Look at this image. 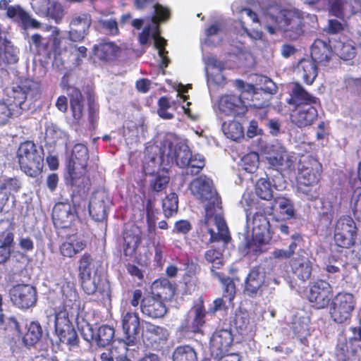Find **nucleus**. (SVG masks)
Listing matches in <instances>:
<instances>
[{"label": "nucleus", "mask_w": 361, "mask_h": 361, "mask_svg": "<svg viewBox=\"0 0 361 361\" xmlns=\"http://www.w3.org/2000/svg\"><path fill=\"white\" fill-rule=\"evenodd\" d=\"M76 217L75 211L69 203L59 202L52 212V219L56 227L68 228L71 226Z\"/></svg>", "instance_id": "5701e85b"}, {"label": "nucleus", "mask_w": 361, "mask_h": 361, "mask_svg": "<svg viewBox=\"0 0 361 361\" xmlns=\"http://www.w3.org/2000/svg\"><path fill=\"white\" fill-rule=\"evenodd\" d=\"M283 0H260L259 13L249 8L240 10L241 16H246L255 24L264 26L270 34L283 30L286 37L298 39L302 32L301 18L298 11L283 8Z\"/></svg>", "instance_id": "f257e3e1"}, {"label": "nucleus", "mask_w": 361, "mask_h": 361, "mask_svg": "<svg viewBox=\"0 0 361 361\" xmlns=\"http://www.w3.org/2000/svg\"><path fill=\"white\" fill-rule=\"evenodd\" d=\"M267 160L274 168L279 170H290L294 167L296 158L279 144L272 145L267 153Z\"/></svg>", "instance_id": "2eb2a0df"}, {"label": "nucleus", "mask_w": 361, "mask_h": 361, "mask_svg": "<svg viewBox=\"0 0 361 361\" xmlns=\"http://www.w3.org/2000/svg\"><path fill=\"white\" fill-rule=\"evenodd\" d=\"M233 343V336L230 331L221 329L212 335L210 340V350L212 355L218 359L219 357L228 353Z\"/></svg>", "instance_id": "aec40b11"}, {"label": "nucleus", "mask_w": 361, "mask_h": 361, "mask_svg": "<svg viewBox=\"0 0 361 361\" xmlns=\"http://www.w3.org/2000/svg\"><path fill=\"white\" fill-rule=\"evenodd\" d=\"M1 63L12 64L18 61V51L15 47H1Z\"/></svg>", "instance_id": "4d7b16f0"}, {"label": "nucleus", "mask_w": 361, "mask_h": 361, "mask_svg": "<svg viewBox=\"0 0 361 361\" xmlns=\"http://www.w3.org/2000/svg\"><path fill=\"white\" fill-rule=\"evenodd\" d=\"M115 47H94L92 57L94 61L97 60L106 61L111 59L112 51Z\"/></svg>", "instance_id": "13d9d810"}, {"label": "nucleus", "mask_w": 361, "mask_h": 361, "mask_svg": "<svg viewBox=\"0 0 361 361\" xmlns=\"http://www.w3.org/2000/svg\"><path fill=\"white\" fill-rule=\"evenodd\" d=\"M296 72L304 82L312 85L317 76L318 69L311 59H303L298 62Z\"/></svg>", "instance_id": "c756f323"}, {"label": "nucleus", "mask_w": 361, "mask_h": 361, "mask_svg": "<svg viewBox=\"0 0 361 361\" xmlns=\"http://www.w3.org/2000/svg\"><path fill=\"white\" fill-rule=\"evenodd\" d=\"M20 188L19 181L16 178H4L0 185V195L8 200L9 195L17 192Z\"/></svg>", "instance_id": "de8ad7c7"}, {"label": "nucleus", "mask_w": 361, "mask_h": 361, "mask_svg": "<svg viewBox=\"0 0 361 361\" xmlns=\"http://www.w3.org/2000/svg\"><path fill=\"white\" fill-rule=\"evenodd\" d=\"M121 323L124 334V342L127 345L135 344L140 332V318L130 307H121Z\"/></svg>", "instance_id": "ddd939ff"}, {"label": "nucleus", "mask_w": 361, "mask_h": 361, "mask_svg": "<svg viewBox=\"0 0 361 361\" xmlns=\"http://www.w3.org/2000/svg\"><path fill=\"white\" fill-rule=\"evenodd\" d=\"M222 130L224 135L232 140L238 141L244 137L242 125L235 121L228 123L224 122L222 124Z\"/></svg>", "instance_id": "58836bf2"}, {"label": "nucleus", "mask_w": 361, "mask_h": 361, "mask_svg": "<svg viewBox=\"0 0 361 361\" xmlns=\"http://www.w3.org/2000/svg\"><path fill=\"white\" fill-rule=\"evenodd\" d=\"M192 156L188 146L183 142L177 143L173 146L171 142L166 140L160 147V159L164 164L166 162V165L169 166L175 161L177 166L185 168L190 164Z\"/></svg>", "instance_id": "9d476101"}, {"label": "nucleus", "mask_w": 361, "mask_h": 361, "mask_svg": "<svg viewBox=\"0 0 361 361\" xmlns=\"http://www.w3.org/2000/svg\"><path fill=\"white\" fill-rule=\"evenodd\" d=\"M328 4L329 13L338 18L356 13L361 6L359 0H328Z\"/></svg>", "instance_id": "a878e982"}, {"label": "nucleus", "mask_w": 361, "mask_h": 361, "mask_svg": "<svg viewBox=\"0 0 361 361\" xmlns=\"http://www.w3.org/2000/svg\"><path fill=\"white\" fill-rule=\"evenodd\" d=\"M297 176V192L301 198L314 200L319 197L318 182L322 165L313 158L305 157L300 160Z\"/></svg>", "instance_id": "39448f33"}, {"label": "nucleus", "mask_w": 361, "mask_h": 361, "mask_svg": "<svg viewBox=\"0 0 361 361\" xmlns=\"http://www.w3.org/2000/svg\"><path fill=\"white\" fill-rule=\"evenodd\" d=\"M96 264L92 257L88 254H84L80 260L79 274L80 276L93 274Z\"/></svg>", "instance_id": "603ef678"}, {"label": "nucleus", "mask_w": 361, "mask_h": 361, "mask_svg": "<svg viewBox=\"0 0 361 361\" xmlns=\"http://www.w3.org/2000/svg\"><path fill=\"white\" fill-rule=\"evenodd\" d=\"M259 84L260 85V90L265 93L273 94L276 92V85L271 79L268 78L267 77L261 76L259 78Z\"/></svg>", "instance_id": "e2e57ef3"}, {"label": "nucleus", "mask_w": 361, "mask_h": 361, "mask_svg": "<svg viewBox=\"0 0 361 361\" xmlns=\"http://www.w3.org/2000/svg\"><path fill=\"white\" fill-rule=\"evenodd\" d=\"M202 57L206 66H212L220 71L223 70L224 63L219 61L215 56L212 55H206L204 53H203Z\"/></svg>", "instance_id": "774afa93"}, {"label": "nucleus", "mask_w": 361, "mask_h": 361, "mask_svg": "<svg viewBox=\"0 0 361 361\" xmlns=\"http://www.w3.org/2000/svg\"><path fill=\"white\" fill-rule=\"evenodd\" d=\"M308 298L317 309L324 308L329 305L332 298V288L325 281H317L311 286Z\"/></svg>", "instance_id": "a211bd4d"}, {"label": "nucleus", "mask_w": 361, "mask_h": 361, "mask_svg": "<svg viewBox=\"0 0 361 361\" xmlns=\"http://www.w3.org/2000/svg\"><path fill=\"white\" fill-rule=\"evenodd\" d=\"M142 337L147 345L154 349H159L167 341L169 332L162 326L146 323L143 328Z\"/></svg>", "instance_id": "412c9836"}, {"label": "nucleus", "mask_w": 361, "mask_h": 361, "mask_svg": "<svg viewBox=\"0 0 361 361\" xmlns=\"http://www.w3.org/2000/svg\"><path fill=\"white\" fill-rule=\"evenodd\" d=\"M318 112L315 107L309 104H299L291 114L292 122L298 128L312 126L317 119Z\"/></svg>", "instance_id": "4be33fe9"}, {"label": "nucleus", "mask_w": 361, "mask_h": 361, "mask_svg": "<svg viewBox=\"0 0 361 361\" xmlns=\"http://www.w3.org/2000/svg\"><path fill=\"white\" fill-rule=\"evenodd\" d=\"M355 300L352 294L338 293L333 300L330 308V314L334 321L343 324L350 318L355 307Z\"/></svg>", "instance_id": "f8f14e48"}, {"label": "nucleus", "mask_w": 361, "mask_h": 361, "mask_svg": "<svg viewBox=\"0 0 361 361\" xmlns=\"http://www.w3.org/2000/svg\"><path fill=\"white\" fill-rule=\"evenodd\" d=\"M89 159L88 150L83 144H76L71 152L68 164V173L73 185L77 184V171L80 173L85 171Z\"/></svg>", "instance_id": "dca6fc26"}, {"label": "nucleus", "mask_w": 361, "mask_h": 361, "mask_svg": "<svg viewBox=\"0 0 361 361\" xmlns=\"http://www.w3.org/2000/svg\"><path fill=\"white\" fill-rule=\"evenodd\" d=\"M56 334L60 341L66 344L70 349L76 347L78 343L77 333L68 318L66 310H61L54 316Z\"/></svg>", "instance_id": "9b49d317"}, {"label": "nucleus", "mask_w": 361, "mask_h": 361, "mask_svg": "<svg viewBox=\"0 0 361 361\" xmlns=\"http://www.w3.org/2000/svg\"><path fill=\"white\" fill-rule=\"evenodd\" d=\"M190 314L193 316L192 330L194 332H197L200 331V328L204 324V310L202 305H197L190 310Z\"/></svg>", "instance_id": "864d4df0"}, {"label": "nucleus", "mask_w": 361, "mask_h": 361, "mask_svg": "<svg viewBox=\"0 0 361 361\" xmlns=\"http://www.w3.org/2000/svg\"><path fill=\"white\" fill-rule=\"evenodd\" d=\"M292 97L295 102H301L302 104H316L317 99L308 92H307L304 88L299 84H295L292 89Z\"/></svg>", "instance_id": "a18cd8bd"}, {"label": "nucleus", "mask_w": 361, "mask_h": 361, "mask_svg": "<svg viewBox=\"0 0 361 361\" xmlns=\"http://www.w3.org/2000/svg\"><path fill=\"white\" fill-rule=\"evenodd\" d=\"M205 165L204 158L202 155L196 154L192 156L190 164L186 166L188 173L191 175L197 174L204 168Z\"/></svg>", "instance_id": "6e6d98bb"}, {"label": "nucleus", "mask_w": 361, "mask_h": 361, "mask_svg": "<svg viewBox=\"0 0 361 361\" xmlns=\"http://www.w3.org/2000/svg\"><path fill=\"white\" fill-rule=\"evenodd\" d=\"M259 164V158L258 153L251 152L242 157L239 163L240 167L247 173H255Z\"/></svg>", "instance_id": "a19ab883"}, {"label": "nucleus", "mask_w": 361, "mask_h": 361, "mask_svg": "<svg viewBox=\"0 0 361 361\" xmlns=\"http://www.w3.org/2000/svg\"><path fill=\"white\" fill-rule=\"evenodd\" d=\"M140 241L138 235L128 231L123 235V251L126 256H132L137 247Z\"/></svg>", "instance_id": "c03bdc74"}, {"label": "nucleus", "mask_w": 361, "mask_h": 361, "mask_svg": "<svg viewBox=\"0 0 361 361\" xmlns=\"http://www.w3.org/2000/svg\"><path fill=\"white\" fill-rule=\"evenodd\" d=\"M62 132L55 126H47L45 131V139L50 143H54L61 137Z\"/></svg>", "instance_id": "69168bd1"}, {"label": "nucleus", "mask_w": 361, "mask_h": 361, "mask_svg": "<svg viewBox=\"0 0 361 361\" xmlns=\"http://www.w3.org/2000/svg\"><path fill=\"white\" fill-rule=\"evenodd\" d=\"M13 229L11 221H0V263L6 262L10 257L13 243Z\"/></svg>", "instance_id": "b1692460"}, {"label": "nucleus", "mask_w": 361, "mask_h": 361, "mask_svg": "<svg viewBox=\"0 0 361 361\" xmlns=\"http://www.w3.org/2000/svg\"><path fill=\"white\" fill-rule=\"evenodd\" d=\"M235 325L236 329H238L242 334H247L252 330V327L250 324L248 314L245 312L236 314Z\"/></svg>", "instance_id": "bf43d9fd"}, {"label": "nucleus", "mask_w": 361, "mask_h": 361, "mask_svg": "<svg viewBox=\"0 0 361 361\" xmlns=\"http://www.w3.org/2000/svg\"><path fill=\"white\" fill-rule=\"evenodd\" d=\"M255 192L256 195L262 200H270L273 196L270 182L267 178H259L255 185Z\"/></svg>", "instance_id": "09e8293b"}, {"label": "nucleus", "mask_w": 361, "mask_h": 361, "mask_svg": "<svg viewBox=\"0 0 361 361\" xmlns=\"http://www.w3.org/2000/svg\"><path fill=\"white\" fill-rule=\"evenodd\" d=\"M37 13L44 14L47 17L53 19L56 23H60L64 16V9L63 6L58 2L49 3L42 5L39 8Z\"/></svg>", "instance_id": "c9c22d12"}, {"label": "nucleus", "mask_w": 361, "mask_h": 361, "mask_svg": "<svg viewBox=\"0 0 361 361\" xmlns=\"http://www.w3.org/2000/svg\"><path fill=\"white\" fill-rule=\"evenodd\" d=\"M191 229V224L187 220H180L175 223L172 233L187 234Z\"/></svg>", "instance_id": "338daca9"}, {"label": "nucleus", "mask_w": 361, "mask_h": 361, "mask_svg": "<svg viewBox=\"0 0 361 361\" xmlns=\"http://www.w3.org/2000/svg\"><path fill=\"white\" fill-rule=\"evenodd\" d=\"M334 233L356 236L357 228L354 220L348 216L341 217L336 224Z\"/></svg>", "instance_id": "e433bc0d"}, {"label": "nucleus", "mask_w": 361, "mask_h": 361, "mask_svg": "<svg viewBox=\"0 0 361 361\" xmlns=\"http://www.w3.org/2000/svg\"><path fill=\"white\" fill-rule=\"evenodd\" d=\"M264 277V273L259 268L252 269L245 280V291L247 294L255 296L262 293L266 286Z\"/></svg>", "instance_id": "bb28decb"}, {"label": "nucleus", "mask_w": 361, "mask_h": 361, "mask_svg": "<svg viewBox=\"0 0 361 361\" xmlns=\"http://www.w3.org/2000/svg\"><path fill=\"white\" fill-rule=\"evenodd\" d=\"M356 236L334 233V241L341 247L348 248L355 243Z\"/></svg>", "instance_id": "052dcab7"}, {"label": "nucleus", "mask_w": 361, "mask_h": 361, "mask_svg": "<svg viewBox=\"0 0 361 361\" xmlns=\"http://www.w3.org/2000/svg\"><path fill=\"white\" fill-rule=\"evenodd\" d=\"M18 115L20 111L16 110L11 104L0 100V125L6 124L11 117Z\"/></svg>", "instance_id": "3c124183"}, {"label": "nucleus", "mask_w": 361, "mask_h": 361, "mask_svg": "<svg viewBox=\"0 0 361 361\" xmlns=\"http://www.w3.org/2000/svg\"><path fill=\"white\" fill-rule=\"evenodd\" d=\"M216 278H218L224 286V297L226 298L228 302H231L235 293V286L234 282L230 278H223L221 273H215Z\"/></svg>", "instance_id": "5fc2aeb1"}, {"label": "nucleus", "mask_w": 361, "mask_h": 361, "mask_svg": "<svg viewBox=\"0 0 361 361\" xmlns=\"http://www.w3.org/2000/svg\"><path fill=\"white\" fill-rule=\"evenodd\" d=\"M17 158L20 169L27 176L35 177L43 168V152L33 142L20 144L17 151Z\"/></svg>", "instance_id": "6e6552de"}, {"label": "nucleus", "mask_w": 361, "mask_h": 361, "mask_svg": "<svg viewBox=\"0 0 361 361\" xmlns=\"http://www.w3.org/2000/svg\"><path fill=\"white\" fill-rule=\"evenodd\" d=\"M42 336V329L38 322H31L26 325V332L23 336V343L30 347L36 344Z\"/></svg>", "instance_id": "f704fd0d"}, {"label": "nucleus", "mask_w": 361, "mask_h": 361, "mask_svg": "<svg viewBox=\"0 0 361 361\" xmlns=\"http://www.w3.org/2000/svg\"><path fill=\"white\" fill-rule=\"evenodd\" d=\"M62 298L64 304L73 307L74 305L78 306V295L71 282H65L61 286Z\"/></svg>", "instance_id": "79ce46f5"}, {"label": "nucleus", "mask_w": 361, "mask_h": 361, "mask_svg": "<svg viewBox=\"0 0 361 361\" xmlns=\"http://www.w3.org/2000/svg\"><path fill=\"white\" fill-rule=\"evenodd\" d=\"M244 202L250 207L248 202V195H243L240 204L245 207L247 216V247L253 252H258L261 251V247L268 243L270 240L269 233V222L267 217L259 212H256L252 221L249 220V214L247 213L248 208L244 205Z\"/></svg>", "instance_id": "423d86ee"}, {"label": "nucleus", "mask_w": 361, "mask_h": 361, "mask_svg": "<svg viewBox=\"0 0 361 361\" xmlns=\"http://www.w3.org/2000/svg\"><path fill=\"white\" fill-rule=\"evenodd\" d=\"M235 87L243 92H253L252 101L258 99L259 93L255 91V87L252 84L245 83L241 80L235 81ZM269 106V101L265 100L262 103L250 104L245 102L240 96L233 94L221 95L214 106V111L219 118L224 116H241L246 114L249 106L262 109L263 115L266 116L265 107Z\"/></svg>", "instance_id": "7ed1b4c3"}, {"label": "nucleus", "mask_w": 361, "mask_h": 361, "mask_svg": "<svg viewBox=\"0 0 361 361\" xmlns=\"http://www.w3.org/2000/svg\"><path fill=\"white\" fill-rule=\"evenodd\" d=\"M10 99H13V107L20 111L28 107L25 102H27L32 104L35 101L39 99L41 96L40 84L30 79H26L21 81L20 83L12 87L8 93Z\"/></svg>", "instance_id": "1a4fd4ad"}, {"label": "nucleus", "mask_w": 361, "mask_h": 361, "mask_svg": "<svg viewBox=\"0 0 361 361\" xmlns=\"http://www.w3.org/2000/svg\"><path fill=\"white\" fill-rule=\"evenodd\" d=\"M270 212H275L278 219L281 220L289 219L295 214L292 201L284 197H278L274 199Z\"/></svg>", "instance_id": "2f4dec72"}, {"label": "nucleus", "mask_w": 361, "mask_h": 361, "mask_svg": "<svg viewBox=\"0 0 361 361\" xmlns=\"http://www.w3.org/2000/svg\"><path fill=\"white\" fill-rule=\"evenodd\" d=\"M12 303L20 309H28L37 302L36 289L28 284H18L9 291Z\"/></svg>", "instance_id": "4468645a"}, {"label": "nucleus", "mask_w": 361, "mask_h": 361, "mask_svg": "<svg viewBox=\"0 0 361 361\" xmlns=\"http://www.w3.org/2000/svg\"><path fill=\"white\" fill-rule=\"evenodd\" d=\"M81 286L83 290L88 295L94 294L97 290L100 293L104 292L108 286L106 283L102 282L100 275L97 271L93 274L80 276Z\"/></svg>", "instance_id": "7c9ffc66"}, {"label": "nucleus", "mask_w": 361, "mask_h": 361, "mask_svg": "<svg viewBox=\"0 0 361 361\" xmlns=\"http://www.w3.org/2000/svg\"><path fill=\"white\" fill-rule=\"evenodd\" d=\"M161 285V290L157 294L146 295L140 303V310L142 313L152 319L163 317L167 312L166 305L162 300L164 295L165 298L171 297L174 294V290L171 283L167 280L159 282L155 281L153 283V288H157Z\"/></svg>", "instance_id": "0eeeda50"}, {"label": "nucleus", "mask_w": 361, "mask_h": 361, "mask_svg": "<svg viewBox=\"0 0 361 361\" xmlns=\"http://www.w3.org/2000/svg\"><path fill=\"white\" fill-rule=\"evenodd\" d=\"M164 166L165 170H167L169 165H166V162L164 164L160 159V149L157 146L147 147L143 164V171L145 174L152 176L157 171H161Z\"/></svg>", "instance_id": "393cba45"}, {"label": "nucleus", "mask_w": 361, "mask_h": 361, "mask_svg": "<svg viewBox=\"0 0 361 361\" xmlns=\"http://www.w3.org/2000/svg\"><path fill=\"white\" fill-rule=\"evenodd\" d=\"M90 332L89 335L84 334V338L88 342H94L98 346L104 347L108 345L113 339L114 330L109 326L103 325L100 326L96 334L92 332V329L87 326Z\"/></svg>", "instance_id": "c85d7f7f"}, {"label": "nucleus", "mask_w": 361, "mask_h": 361, "mask_svg": "<svg viewBox=\"0 0 361 361\" xmlns=\"http://www.w3.org/2000/svg\"><path fill=\"white\" fill-rule=\"evenodd\" d=\"M334 51L343 60H350L355 56V47H334Z\"/></svg>", "instance_id": "0e129e2a"}, {"label": "nucleus", "mask_w": 361, "mask_h": 361, "mask_svg": "<svg viewBox=\"0 0 361 361\" xmlns=\"http://www.w3.org/2000/svg\"><path fill=\"white\" fill-rule=\"evenodd\" d=\"M154 15L145 19L135 18L131 20V25L140 30L145 25L139 35L141 45H166V40L160 35L159 23L167 20L170 17V9L161 4L154 6Z\"/></svg>", "instance_id": "20e7f679"}, {"label": "nucleus", "mask_w": 361, "mask_h": 361, "mask_svg": "<svg viewBox=\"0 0 361 361\" xmlns=\"http://www.w3.org/2000/svg\"><path fill=\"white\" fill-rule=\"evenodd\" d=\"M111 204V200L106 191H97L90 200L89 213L95 221H102L106 218L107 209Z\"/></svg>", "instance_id": "6ab92c4d"}, {"label": "nucleus", "mask_w": 361, "mask_h": 361, "mask_svg": "<svg viewBox=\"0 0 361 361\" xmlns=\"http://www.w3.org/2000/svg\"><path fill=\"white\" fill-rule=\"evenodd\" d=\"M99 24L109 35H116L118 33V23L114 18L100 20Z\"/></svg>", "instance_id": "680f3d73"}, {"label": "nucleus", "mask_w": 361, "mask_h": 361, "mask_svg": "<svg viewBox=\"0 0 361 361\" xmlns=\"http://www.w3.org/2000/svg\"><path fill=\"white\" fill-rule=\"evenodd\" d=\"M190 190L204 207V225L210 234V240H222L227 242L230 236L226 221L222 216L221 202L213 180L204 175H201L190 182Z\"/></svg>", "instance_id": "f03ea898"}, {"label": "nucleus", "mask_w": 361, "mask_h": 361, "mask_svg": "<svg viewBox=\"0 0 361 361\" xmlns=\"http://www.w3.org/2000/svg\"><path fill=\"white\" fill-rule=\"evenodd\" d=\"M178 195L171 192L163 200L162 207L166 217H170L177 213L178 211Z\"/></svg>", "instance_id": "49530a36"}, {"label": "nucleus", "mask_w": 361, "mask_h": 361, "mask_svg": "<svg viewBox=\"0 0 361 361\" xmlns=\"http://www.w3.org/2000/svg\"><path fill=\"white\" fill-rule=\"evenodd\" d=\"M173 361H197L195 350L189 345L177 347L173 353Z\"/></svg>", "instance_id": "37998d69"}, {"label": "nucleus", "mask_w": 361, "mask_h": 361, "mask_svg": "<svg viewBox=\"0 0 361 361\" xmlns=\"http://www.w3.org/2000/svg\"><path fill=\"white\" fill-rule=\"evenodd\" d=\"M92 19L87 13L73 15L69 23V38L72 42H80L86 37Z\"/></svg>", "instance_id": "f3484780"}, {"label": "nucleus", "mask_w": 361, "mask_h": 361, "mask_svg": "<svg viewBox=\"0 0 361 361\" xmlns=\"http://www.w3.org/2000/svg\"><path fill=\"white\" fill-rule=\"evenodd\" d=\"M149 179V188L154 192H161L164 190L169 182V176L167 170H165V166L161 171H159L156 174L150 176Z\"/></svg>", "instance_id": "4c0bfd02"}, {"label": "nucleus", "mask_w": 361, "mask_h": 361, "mask_svg": "<svg viewBox=\"0 0 361 361\" xmlns=\"http://www.w3.org/2000/svg\"><path fill=\"white\" fill-rule=\"evenodd\" d=\"M86 247V241L81 236H73L64 242L60 247L61 253L67 257H72Z\"/></svg>", "instance_id": "72a5a7b5"}, {"label": "nucleus", "mask_w": 361, "mask_h": 361, "mask_svg": "<svg viewBox=\"0 0 361 361\" xmlns=\"http://www.w3.org/2000/svg\"><path fill=\"white\" fill-rule=\"evenodd\" d=\"M223 29L224 23L222 20H217L210 25L204 31V37L201 38L202 43L205 45H209L213 43L212 38L221 32Z\"/></svg>", "instance_id": "8fccbe9b"}, {"label": "nucleus", "mask_w": 361, "mask_h": 361, "mask_svg": "<svg viewBox=\"0 0 361 361\" xmlns=\"http://www.w3.org/2000/svg\"><path fill=\"white\" fill-rule=\"evenodd\" d=\"M332 47H311V59L326 65L334 56Z\"/></svg>", "instance_id": "ea45409f"}, {"label": "nucleus", "mask_w": 361, "mask_h": 361, "mask_svg": "<svg viewBox=\"0 0 361 361\" xmlns=\"http://www.w3.org/2000/svg\"><path fill=\"white\" fill-rule=\"evenodd\" d=\"M293 273L302 281L310 278L312 274V264L310 260L305 257H299L291 260Z\"/></svg>", "instance_id": "473e14b6"}, {"label": "nucleus", "mask_w": 361, "mask_h": 361, "mask_svg": "<svg viewBox=\"0 0 361 361\" xmlns=\"http://www.w3.org/2000/svg\"><path fill=\"white\" fill-rule=\"evenodd\" d=\"M6 16L20 24L21 27L25 30L29 27L38 28L40 25L39 22L32 18L28 13L19 5L11 7L8 13H6Z\"/></svg>", "instance_id": "cd10ccee"}]
</instances>
